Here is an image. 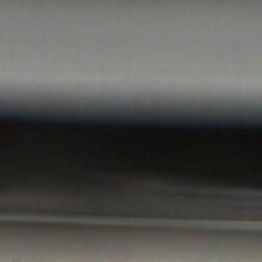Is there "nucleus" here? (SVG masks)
Returning <instances> with one entry per match:
<instances>
[{
  "label": "nucleus",
  "mask_w": 262,
  "mask_h": 262,
  "mask_svg": "<svg viewBox=\"0 0 262 262\" xmlns=\"http://www.w3.org/2000/svg\"><path fill=\"white\" fill-rule=\"evenodd\" d=\"M215 217V215L213 212H207L205 213L203 215L201 216H198L196 217H202V218H205V219H214Z\"/></svg>",
  "instance_id": "nucleus-9"
},
{
  "label": "nucleus",
  "mask_w": 262,
  "mask_h": 262,
  "mask_svg": "<svg viewBox=\"0 0 262 262\" xmlns=\"http://www.w3.org/2000/svg\"><path fill=\"white\" fill-rule=\"evenodd\" d=\"M72 123L81 124L84 125H93L96 124H132L129 119H113V120H92L89 119H75L72 121Z\"/></svg>",
  "instance_id": "nucleus-3"
},
{
  "label": "nucleus",
  "mask_w": 262,
  "mask_h": 262,
  "mask_svg": "<svg viewBox=\"0 0 262 262\" xmlns=\"http://www.w3.org/2000/svg\"><path fill=\"white\" fill-rule=\"evenodd\" d=\"M141 124L143 126H148L149 125V122L147 121H142L141 122Z\"/></svg>",
  "instance_id": "nucleus-12"
},
{
  "label": "nucleus",
  "mask_w": 262,
  "mask_h": 262,
  "mask_svg": "<svg viewBox=\"0 0 262 262\" xmlns=\"http://www.w3.org/2000/svg\"><path fill=\"white\" fill-rule=\"evenodd\" d=\"M230 234L231 233V230L230 229Z\"/></svg>",
  "instance_id": "nucleus-18"
},
{
  "label": "nucleus",
  "mask_w": 262,
  "mask_h": 262,
  "mask_svg": "<svg viewBox=\"0 0 262 262\" xmlns=\"http://www.w3.org/2000/svg\"><path fill=\"white\" fill-rule=\"evenodd\" d=\"M231 119H230V192L232 190V171H233V167H232V134H231ZM232 201V195L230 193V202Z\"/></svg>",
  "instance_id": "nucleus-5"
},
{
  "label": "nucleus",
  "mask_w": 262,
  "mask_h": 262,
  "mask_svg": "<svg viewBox=\"0 0 262 262\" xmlns=\"http://www.w3.org/2000/svg\"><path fill=\"white\" fill-rule=\"evenodd\" d=\"M236 201L240 203H261L262 198H253L249 196H238L236 198Z\"/></svg>",
  "instance_id": "nucleus-6"
},
{
  "label": "nucleus",
  "mask_w": 262,
  "mask_h": 262,
  "mask_svg": "<svg viewBox=\"0 0 262 262\" xmlns=\"http://www.w3.org/2000/svg\"><path fill=\"white\" fill-rule=\"evenodd\" d=\"M123 205L127 206H130L131 205L130 200L127 199L123 202Z\"/></svg>",
  "instance_id": "nucleus-11"
},
{
  "label": "nucleus",
  "mask_w": 262,
  "mask_h": 262,
  "mask_svg": "<svg viewBox=\"0 0 262 262\" xmlns=\"http://www.w3.org/2000/svg\"><path fill=\"white\" fill-rule=\"evenodd\" d=\"M181 122L186 124L195 125V126H209L216 127L219 129L225 127L226 129V190L227 193L225 197L226 200V210L227 212L226 217L228 219L229 215L228 214L229 211V193L228 190H229V108L226 107V118L225 120L220 118H214L212 119L205 121H197L185 122L183 120L176 119H163L161 120V122L163 125H167L170 122Z\"/></svg>",
  "instance_id": "nucleus-1"
},
{
  "label": "nucleus",
  "mask_w": 262,
  "mask_h": 262,
  "mask_svg": "<svg viewBox=\"0 0 262 262\" xmlns=\"http://www.w3.org/2000/svg\"><path fill=\"white\" fill-rule=\"evenodd\" d=\"M170 184H166V185H169Z\"/></svg>",
  "instance_id": "nucleus-17"
},
{
  "label": "nucleus",
  "mask_w": 262,
  "mask_h": 262,
  "mask_svg": "<svg viewBox=\"0 0 262 262\" xmlns=\"http://www.w3.org/2000/svg\"><path fill=\"white\" fill-rule=\"evenodd\" d=\"M230 211H231V206H230Z\"/></svg>",
  "instance_id": "nucleus-16"
},
{
  "label": "nucleus",
  "mask_w": 262,
  "mask_h": 262,
  "mask_svg": "<svg viewBox=\"0 0 262 262\" xmlns=\"http://www.w3.org/2000/svg\"><path fill=\"white\" fill-rule=\"evenodd\" d=\"M243 233H244V234H247V233H249V231H243Z\"/></svg>",
  "instance_id": "nucleus-14"
},
{
  "label": "nucleus",
  "mask_w": 262,
  "mask_h": 262,
  "mask_svg": "<svg viewBox=\"0 0 262 262\" xmlns=\"http://www.w3.org/2000/svg\"><path fill=\"white\" fill-rule=\"evenodd\" d=\"M262 210L261 207H246V206H238L236 207V210L238 212H243L245 210Z\"/></svg>",
  "instance_id": "nucleus-8"
},
{
  "label": "nucleus",
  "mask_w": 262,
  "mask_h": 262,
  "mask_svg": "<svg viewBox=\"0 0 262 262\" xmlns=\"http://www.w3.org/2000/svg\"><path fill=\"white\" fill-rule=\"evenodd\" d=\"M237 128L240 129H245L249 128H259L262 126V123L261 124H252L248 123L244 121H239L236 124Z\"/></svg>",
  "instance_id": "nucleus-7"
},
{
  "label": "nucleus",
  "mask_w": 262,
  "mask_h": 262,
  "mask_svg": "<svg viewBox=\"0 0 262 262\" xmlns=\"http://www.w3.org/2000/svg\"><path fill=\"white\" fill-rule=\"evenodd\" d=\"M165 216L166 217H168L169 218H171V217H182V218H184V219H186V218H188V216L185 215H183V214H177V215H175L174 216H172L171 214H168L167 215H166Z\"/></svg>",
  "instance_id": "nucleus-10"
},
{
  "label": "nucleus",
  "mask_w": 262,
  "mask_h": 262,
  "mask_svg": "<svg viewBox=\"0 0 262 262\" xmlns=\"http://www.w3.org/2000/svg\"><path fill=\"white\" fill-rule=\"evenodd\" d=\"M0 118L3 120L20 121H28L31 122H42L48 124H55L64 123L63 119L56 117H25L18 116L12 115H4L1 116Z\"/></svg>",
  "instance_id": "nucleus-2"
},
{
  "label": "nucleus",
  "mask_w": 262,
  "mask_h": 262,
  "mask_svg": "<svg viewBox=\"0 0 262 262\" xmlns=\"http://www.w3.org/2000/svg\"><path fill=\"white\" fill-rule=\"evenodd\" d=\"M230 221L232 219V216H231V214H230Z\"/></svg>",
  "instance_id": "nucleus-15"
},
{
  "label": "nucleus",
  "mask_w": 262,
  "mask_h": 262,
  "mask_svg": "<svg viewBox=\"0 0 262 262\" xmlns=\"http://www.w3.org/2000/svg\"><path fill=\"white\" fill-rule=\"evenodd\" d=\"M174 185H176L178 187H181L184 186V185H180L179 184H175Z\"/></svg>",
  "instance_id": "nucleus-13"
},
{
  "label": "nucleus",
  "mask_w": 262,
  "mask_h": 262,
  "mask_svg": "<svg viewBox=\"0 0 262 262\" xmlns=\"http://www.w3.org/2000/svg\"><path fill=\"white\" fill-rule=\"evenodd\" d=\"M193 198L196 200H207L211 202H217L220 201V196L217 195H196L194 196Z\"/></svg>",
  "instance_id": "nucleus-4"
}]
</instances>
